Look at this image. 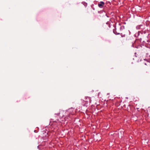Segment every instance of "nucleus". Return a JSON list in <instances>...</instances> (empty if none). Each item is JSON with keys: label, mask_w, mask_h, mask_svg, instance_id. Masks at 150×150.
Wrapping results in <instances>:
<instances>
[{"label": "nucleus", "mask_w": 150, "mask_h": 150, "mask_svg": "<svg viewBox=\"0 0 150 150\" xmlns=\"http://www.w3.org/2000/svg\"><path fill=\"white\" fill-rule=\"evenodd\" d=\"M105 5V4L103 1H100L98 3V7L100 8H103Z\"/></svg>", "instance_id": "1"}, {"label": "nucleus", "mask_w": 150, "mask_h": 150, "mask_svg": "<svg viewBox=\"0 0 150 150\" xmlns=\"http://www.w3.org/2000/svg\"><path fill=\"white\" fill-rule=\"evenodd\" d=\"M113 32L114 33H115V34L118 35V34H120V33H119L117 32V31H116V29H114L113 30Z\"/></svg>", "instance_id": "2"}, {"label": "nucleus", "mask_w": 150, "mask_h": 150, "mask_svg": "<svg viewBox=\"0 0 150 150\" xmlns=\"http://www.w3.org/2000/svg\"><path fill=\"white\" fill-rule=\"evenodd\" d=\"M60 112L57 113H56V114L57 115H60Z\"/></svg>", "instance_id": "3"}, {"label": "nucleus", "mask_w": 150, "mask_h": 150, "mask_svg": "<svg viewBox=\"0 0 150 150\" xmlns=\"http://www.w3.org/2000/svg\"><path fill=\"white\" fill-rule=\"evenodd\" d=\"M121 36L122 37H125V35H121Z\"/></svg>", "instance_id": "4"}, {"label": "nucleus", "mask_w": 150, "mask_h": 150, "mask_svg": "<svg viewBox=\"0 0 150 150\" xmlns=\"http://www.w3.org/2000/svg\"><path fill=\"white\" fill-rule=\"evenodd\" d=\"M88 98V99H90V98H89V97H87V98Z\"/></svg>", "instance_id": "5"}, {"label": "nucleus", "mask_w": 150, "mask_h": 150, "mask_svg": "<svg viewBox=\"0 0 150 150\" xmlns=\"http://www.w3.org/2000/svg\"><path fill=\"white\" fill-rule=\"evenodd\" d=\"M64 112V111H61V113H62V112Z\"/></svg>", "instance_id": "6"}]
</instances>
